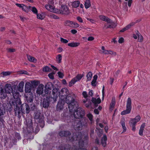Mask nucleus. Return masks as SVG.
Returning <instances> with one entry per match:
<instances>
[{
  "label": "nucleus",
  "instance_id": "nucleus-1",
  "mask_svg": "<svg viewBox=\"0 0 150 150\" xmlns=\"http://www.w3.org/2000/svg\"><path fill=\"white\" fill-rule=\"evenodd\" d=\"M65 101L68 104V108L70 112L73 111V110L78 106L77 103L75 100L74 98L70 93L64 99Z\"/></svg>",
  "mask_w": 150,
  "mask_h": 150
},
{
  "label": "nucleus",
  "instance_id": "nucleus-2",
  "mask_svg": "<svg viewBox=\"0 0 150 150\" xmlns=\"http://www.w3.org/2000/svg\"><path fill=\"white\" fill-rule=\"evenodd\" d=\"M5 91L7 93H12L13 97L14 98H17V100H19L17 98L19 95V92L17 91L16 92L13 91V89L11 84L9 83L6 84L4 87Z\"/></svg>",
  "mask_w": 150,
  "mask_h": 150
},
{
  "label": "nucleus",
  "instance_id": "nucleus-3",
  "mask_svg": "<svg viewBox=\"0 0 150 150\" xmlns=\"http://www.w3.org/2000/svg\"><path fill=\"white\" fill-rule=\"evenodd\" d=\"M99 18L100 20L103 21H105L108 23L110 24V25H105V26L106 28H114L116 27V25L112 22V21L107 17L104 16L100 15L99 16Z\"/></svg>",
  "mask_w": 150,
  "mask_h": 150
},
{
  "label": "nucleus",
  "instance_id": "nucleus-4",
  "mask_svg": "<svg viewBox=\"0 0 150 150\" xmlns=\"http://www.w3.org/2000/svg\"><path fill=\"white\" fill-rule=\"evenodd\" d=\"M126 107V110L121 112V115H124L130 112L132 109V100L130 98H128L127 100Z\"/></svg>",
  "mask_w": 150,
  "mask_h": 150
},
{
  "label": "nucleus",
  "instance_id": "nucleus-5",
  "mask_svg": "<svg viewBox=\"0 0 150 150\" xmlns=\"http://www.w3.org/2000/svg\"><path fill=\"white\" fill-rule=\"evenodd\" d=\"M141 117L139 115L137 116L135 118H131L129 122L130 126L132 127V130L134 132L136 130V124L140 120Z\"/></svg>",
  "mask_w": 150,
  "mask_h": 150
},
{
  "label": "nucleus",
  "instance_id": "nucleus-6",
  "mask_svg": "<svg viewBox=\"0 0 150 150\" xmlns=\"http://www.w3.org/2000/svg\"><path fill=\"white\" fill-rule=\"evenodd\" d=\"M25 123L26 125V130L25 132H27L28 133H32L34 132V129L32 126V120L30 119H27Z\"/></svg>",
  "mask_w": 150,
  "mask_h": 150
},
{
  "label": "nucleus",
  "instance_id": "nucleus-7",
  "mask_svg": "<svg viewBox=\"0 0 150 150\" xmlns=\"http://www.w3.org/2000/svg\"><path fill=\"white\" fill-rule=\"evenodd\" d=\"M84 115V110L80 108H77L74 113V117L77 119L82 118Z\"/></svg>",
  "mask_w": 150,
  "mask_h": 150
},
{
  "label": "nucleus",
  "instance_id": "nucleus-8",
  "mask_svg": "<svg viewBox=\"0 0 150 150\" xmlns=\"http://www.w3.org/2000/svg\"><path fill=\"white\" fill-rule=\"evenodd\" d=\"M69 94V90L67 88H62L59 92V99L64 100V99Z\"/></svg>",
  "mask_w": 150,
  "mask_h": 150
},
{
  "label": "nucleus",
  "instance_id": "nucleus-9",
  "mask_svg": "<svg viewBox=\"0 0 150 150\" xmlns=\"http://www.w3.org/2000/svg\"><path fill=\"white\" fill-rule=\"evenodd\" d=\"M82 136V134L81 132H77L76 133V136H73L71 139V140L79 141V145L82 147L83 145V142L81 140Z\"/></svg>",
  "mask_w": 150,
  "mask_h": 150
},
{
  "label": "nucleus",
  "instance_id": "nucleus-10",
  "mask_svg": "<svg viewBox=\"0 0 150 150\" xmlns=\"http://www.w3.org/2000/svg\"><path fill=\"white\" fill-rule=\"evenodd\" d=\"M56 10L57 13L68 14L69 13L68 7L65 6H62L59 9H57Z\"/></svg>",
  "mask_w": 150,
  "mask_h": 150
},
{
  "label": "nucleus",
  "instance_id": "nucleus-11",
  "mask_svg": "<svg viewBox=\"0 0 150 150\" xmlns=\"http://www.w3.org/2000/svg\"><path fill=\"white\" fill-rule=\"evenodd\" d=\"M23 105H16V108L14 109V111L16 115H19V114L21 113V112L23 113H25V111L24 110Z\"/></svg>",
  "mask_w": 150,
  "mask_h": 150
},
{
  "label": "nucleus",
  "instance_id": "nucleus-12",
  "mask_svg": "<svg viewBox=\"0 0 150 150\" xmlns=\"http://www.w3.org/2000/svg\"><path fill=\"white\" fill-rule=\"evenodd\" d=\"M83 76L81 75L78 74L75 77L72 79L69 83V86H71L74 84L76 82L79 81L82 78Z\"/></svg>",
  "mask_w": 150,
  "mask_h": 150
},
{
  "label": "nucleus",
  "instance_id": "nucleus-13",
  "mask_svg": "<svg viewBox=\"0 0 150 150\" xmlns=\"http://www.w3.org/2000/svg\"><path fill=\"white\" fill-rule=\"evenodd\" d=\"M52 98L50 96H47L46 98L44 99L42 104L43 107L46 108L49 106L50 99Z\"/></svg>",
  "mask_w": 150,
  "mask_h": 150
},
{
  "label": "nucleus",
  "instance_id": "nucleus-14",
  "mask_svg": "<svg viewBox=\"0 0 150 150\" xmlns=\"http://www.w3.org/2000/svg\"><path fill=\"white\" fill-rule=\"evenodd\" d=\"M46 8L48 11L55 13H57V8H55L52 5L49 4H46L45 6Z\"/></svg>",
  "mask_w": 150,
  "mask_h": 150
},
{
  "label": "nucleus",
  "instance_id": "nucleus-15",
  "mask_svg": "<svg viewBox=\"0 0 150 150\" xmlns=\"http://www.w3.org/2000/svg\"><path fill=\"white\" fill-rule=\"evenodd\" d=\"M31 88V83L29 82H27L25 84V93H30Z\"/></svg>",
  "mask_w": 150,
  "mask_h": 150
},
{
  "label": "nucleus",
  "instance_id": "nucleus-16",
  "mask_svg": "<svg viewBox=\"0 0 150 150\" xmlns=\"http://www.w3.org/2000/svg\"><path fill=\"white\" fill-rule=\"evenodd\" d=\"M64 100L59 99L57 104V109L58 110H62L63 108L64 105Z\"/></svg>",
  "mask_w": 150,
  "mask_h": 150
},
{
  "label": "nucleus",
  "instance_id": "nucleus-17",
  "mask_svg": "<svg viewBox=\"0 0 150 150\" xmlns=\"http://www.w3.org/2000/svg\"><path fill=\"white\" fill-rule=\"evenodd\" d=\"M59 91V89L58 88H54L52 90V94L54 96L52 98L54 100V102L56 101L57 100Z\"/></svg>",
  "mask_w": 150,
  "mask_h": 150
},
{
  "label": "nucleus",
  "instance_id": "nucleus-18",
  "mask_svg": "<svg viewBox=\"0 0 150 150\" xmlns=\"http://www.w3.org/2000/svg\"><path fill=\"white\" fill-rule=\"evenodd\" d=\"M44 85L42 84H40L38 86L36 91V93L39 95L42 94L44 91Z\"/></svg>",
  "mask_w": 150,
  "mask_h": 150
},
{
  "label": "nucleus",
  "instance_id": "nucleus-19",
  "mask_svg": "<svg viewBox=\"0 0 150 150\" xmlns=\"http://www.w3.org/2000/svg\"><path fill=\"white\" fill-rule=\"evenodd\" d=\"M27 96L25 95V98L28 102H31L33 100V95L32 93H29Z\"/></svg>",
  "mask_w": 150,
  "mask_h": 150
},
{
  "label": "nucleus",
  "instance_id": "nucleus-20",
  "mask_svg": "<svg viewBox=\"0 0 150 150\" xmlns=\"http://www.w3.org/2000/svg\"><path fill=\"white\" fill-rule=\"evenodd\" d=\"M70 134V133L67 131H61L59 133V135L62 137L68 136Z\"/></svg>",
  "mask_w": 150,
  "mask_h": 150
},
{
  "label": "nucleus",
  "instance_id": "nucleus-21",
  "mask_svg": "<svg viewBox=\"0 0 150 150\" xmlns=\"http://www.w3.org/2000/svg\"><path fill=\"white\" fill-rule=\"evenodd\" d=\"M6 93L5 91H4L1 87H0V98L3 99L5 98L7 96Z\"/></svg>",
  "mask_w": 150,
  "mask_h": 150
},
{
  "label": "nucleus",
  "instance_id": "nucleus-22",
  "mask_svg": "<svg viewBox=\"0 0 150 150\" xmlns=\"http://www.w3.org/2000/svg\"><path fill=\"white\" fill-rule=\"evenodd\" d=\"M81 119L79 121L83 126H86L87 125L88 120L85 118L82 117L81 118Z\"/></svg>",
  "mask_w": 150,
  "mask_h": 150
},
{
  "label": "nucleus",
  "instance_id": "nucleus-23",
  "mask_svg": "<svg viewBox=\"0 0 150 150\" xmlns=\"http://www.w3.org/2000/svg\"><path fill=\"white\" fill-rule=\"evenodd\" d=\"M136 34L138 37V41L139 42H142L143 41V38L138 31H135Z\"/></svg>",
  "mask_w": 150,
  "mask_h": 150
},
{
  "label": "nucleus",
  "instance_id": "nucleus-24",
  "mask_svg": "<svg viewBox=\"0 0 150 150\" xmlns=\"http://www.w3.org/2000/svg\"><path fill=\"white\" fill-rule=\"evenodd\" d=\"M107 140V138L106 136V135H104L103 137L102 138L101 140V144L104 147H105L106 146Z\"/></svg>",
  "mask_w": 150,
  "mask_h": 150
},
{
  "label": "nucleus",
  "instance_id": "nucleus-25",
  "mask_svg": "<svg viewBox=\"0 0 150 150\" xmlns=\"http://www.w3.org/2000/svg\"><path fill=\"white\" fill-rule=\"evenodd\" d=\"M83 126L82 124L79 121L75 125V128L76 130H79L82 129Z\"/></svg>",
  "mask_w": 150,
  "mask_h": 150
},
{
  "label": "nucleus",
  "instance_id": "nucleus-26",
  "mask_svg": "<svg viewBox=\"0 0 150 150\" xmlns=\"http://www.w3.org/2000/svg\"><path fill=\"white\" fill-rule=\"evenodd\" d=\"M92 102L96 105L97 104H99L101 102V100L100 98L97 99L92 98Z\"/></svg>",
  "mask_w": 150,
  "mask_h": 150
},
{
  "label": "nucleus",
  "instance_id": "nucleus-27",
  "mask_svg": "<svg viewBox=\"0 0 150 150\" xmlns=\"http://www.w3.org/2000/svg\"><path fill=\"white\" fill-rule=\"evenodd\" d=\"M80 4L79 1H76L72 2L71 3V5L73 7L76 8L79 7Z\"/></svg>",
  "mask_w": 150,
  "mask_h": 150
},
{
  "label": "nucleus",
  "instance_id": "nucleus-28",
  "mask_svg": "<svg viewBox=\"0 0 150 150\" xmlns=\"http://www.w3.org/2000/svg\"><path fill=\"white\" fill-rule=\"evenodd\" d=\"M145 126V123H142L139 132V134L140 136L143 135V133L144 130V128Z\"/></svg>",
  "mask_w": 150,
  "mask_h": 150
},
{
  "label": "nucleus",
  "instance_id": "nucleus-29",
  "mask_svg": "<svg viewBox=\"0 0 150 150\" xmlns=\"http://www.w3.org/2000/svg\"><path fill=\"white\" fill-rule=\"evenodd\" d=\"M80 45L79 42H71L68 44V46L71 47H75L78 46Z\"/></svg>",
  "mask_w": 150,
  "mask_h": 150
},
{
  "label": "nucleus",
  "instance_id": "nucleus-30",
  "mask_svg": "<svg viewBox=\"0 0 150 150\" xmlns=\"http://www.w3.org/2000/svg\"><path fill=\"white\" fill-rule=\"evenodd\" d=\"M24 86V82L22 81L19 83L18 85V88L19 91L20 92L23 91V87Z\"/></svg>",
  "mask_w": 150,
  "mask_h": 150
},
{
  "label": "nucleus",
  "instance_id": "nucleus-31",
  "mask_svg": "<svg viewBox=\"0 0 150 150\" xmlns=\"http://www.w3.org/2000/svg\"><path fill=\"white\" fill-rule=\"evenodd\" d=\"M27 58L29 61L34 63L36 62L37 61L36 59L30 55L27 56Z\"/></svg>",
  "mask_w": 150,
  "mask_h": 150
},
{
  "label": "nucleus",
  "instance_id": "nucleus-32",
  "mask_svg": "<svg viewBox=\"0 0 150 150\" xmlns=\"http://www.w3.org/2000/svg\"><path fill=\"white\" fill-rule=\"evenodd\" d=\"M84 5L85 8L86 9L89 8L91 6L90 1L89 0H86L85 1Z\"/></svg>",
  "mask_w": 150,
  "mask_h": 150
},
{
  "label": "nucleus",
  "instance_id": "nucleus-33",
  "mask_svg": "<svg viewBox=\"0 0 150 150\" xmlns=\"http://www.w3.org/2000/svg\"><path fill=\"white\" fill-rule=\"evenodd\" d=\"M28 8L30 10L34 13L37 14L38 11L35 7L29 6H28Z\"/></svg>",
  "mask_w": 150,
  "mask_h": 150
},
{
  "label": "nucleus",
  "instance_id": "nucleus-34",
  "mask_svg": "<svg viewBox=\"0 0 150 150\" xmlns=\"http://www.w3.org/2000/svg\"><path fill=\"white\" fill-rule=\"evenodd\" d=\"M53 86L52 83L51 82H49L47 83L45 86V88L48 89L50 90H51Z\"/></svg>",
  "mask_w": 150,
  "mask_h": 150
},
{
  "label": "nucleus",
  "instance_id": "nucleus-35",
  "mask_svg": "<svg viewBox=\"0 0 150 150\" xmlns=\"http://www.w3.org/2000/svg\"><path fill=\"white\" fill-rule=\"evenodd\" d=\"M56 61L58 63H61L62 59V56L61 54L58 55L56 57Z\"/></svg>",
  "mask_w": 150,
  "mask_h": 150
},
{
  "label": "nucleus",
  "instance_id": "nucleus-36",
  "mask_svg": "<svg viewBox=\"0 0 150 150\" xmlns=\"http://www.w3.org/2000/svg\"><path fill=\"white\" fill-rule=\"evenodd\" d=\"M40 111H37L35 114V118L36 119H40Z\"/></svg>",
  "mask_w": 150,
  "mask_h": 150
},
{
  "label": "nucleus",
  "instance_id": "nucleus-37",
  "mask_svg": "<svg viewBox=\"0 0 150 150\" xmlns=\"http://www.w3.org/2000/svg\"><path fill=\"white\" fill-rule=\"evenodd\" d=\"M5 113V110L1 107V104L0 103V116L4 115Z\"/></svg>",
  "mask_w": 150,
  "mask_h": 150
},
{
  "label": "nucleus",
  "instance_id": "nucleus-38",
  "mask_svg": "<svg viewBox=\"0 0 150 150\" xmlns=\"http://www.w3.org/2000/svg\"><path fill=\"white\" fill-rule=\"evenodd\" d=\"M92 77V74L91 72H89L86 75L87 81H90Z\"/></svg>",
  "mask_w": 150,
  "mask_h": 150
},
{
  "label": "nucleus",
  "instance_id": "nucleus-39",
  "mask_svg": "<svg viewBox=\"0 0 150 150\" xmlns=\"http://www.w3.org/2000/svg\"><path fill=\"white\" fill-rule=\"evenodd\" d=\"M73 22L69 21H67L65 22V25L67 26H69L71 27H72Z\"/></svg>",
  "mask_w": 150,
  "mask_h": 150
},
{
  "label": "nucleus",
  "instance_id": "nucleus-40",
  "mask_svg": "<svg viewBox=\"0 0 150 150\" xmlns=\"http://www.w3.org/2000/svg\"><path fill=\"white\" fill-rule=\"evenodd\" d=\"M52 70V69L48 66H45L43 68V71L45 72H50Z\"/></svg>",
  "mask_w": 150,
  "mask_h": 150
},
{
  "label": "nucleus",
  "instance_id": "nucleus-41",
  "mask_svg": "<svg viewBox=\"0 0 150 150\" xmlns=\"http://www.w3.org/2000/svg\"><path fill=\"white\" fill-rule=\"evenodd\" d=\"M136 23L135 22H132L127 25L125 27L127 30L130 28L132 27Z\"/></svg>",
  "mask_w": 150,
  "mask_h": 150
},
{
  "label": "nucleus",
  "instance_id": "nucleus-42",
  "mask_svg": "<svg viewBox=\"0 0 150 150\" xmlns=\"http://www.w3.org/2000/svg\"><path fill=\"white\" fill-rule=\"evenodd\" d=\"M24 107V108L23 109H24L25 108L26 110V111H25V113L26 112L27 113H29V110L30 109L29 106L27 104H25L24 105H23V107Z\"/></svg>",
  "mask_w": 150,
  "mask_h": 150
},
{
  "label": "nucleus",
  "instance_id": "nucleus-43",
  "mask_svg": "<svg viewBox=\"0 0 150 150\" xmlns=\"http://www.w3.org/2000/svg\"><path fill=\"white\" fill-rule=\"evenodd\" d=\"M31 85L33 87H36L38 84V82L37 81H31Z\"/></svg>",
  "mask_w": 150,
  "mask_h": 150
},
{
  "label": "nucleus",
  "instance_id": "nucleus-44",
  "mask_svg": "<svg viewBox=\"0 0 150 150\" xmlns=\"http://www.w3.org/2000/svg\"><path fill=\"white\" fill-rule=\"evenodd\" d=\"M87 116L91 121V123H92L93 121V115L89 113L87 115Z\"/></svg>",
  "mask_w": 150,
  "mask_h": 150
},
{
  "label": "nucleus",
  "instance_id": "nucleus-45",
  "mask_svg": "<svg viewBox=\"0 0 150 150\" xmlns=\"http://www.w3.org/2000/svg\"><path fill=\"white\" fill-rule=\"evenodd\" d=\"M121 124L122 127V128L123 129V131L122 132V133L125 132L126 130V128L125 126V123L124 122L122 121V122H121Z\"/></svg>",
  "mask_w": 150,
  "mask_h": 150
},
{
  "label": "nucleus",
  "instance_id": "nucleus-46",
  "mask_svg": "<svg viewBox=\"0 0 150 150\" xmlns=\"http://www.w3.org/2000/svg\"><path fill=\"white\" fill-rule=\"evenodd\" d=\"M115 99H112V102L110 104V108H113L115 104Z\"/></svg>",
  "mask_w": 150,
  "mask_h": 150
},
{
  "label": "nucleus",
  "instance_id": "nucleus-47",
  "mask_svg": "<svg viewBox=\"0 0 150 150\" xmlns=\"http://www.w3.org/2000/svg\"><path fill=\"white\" fill-rule=\"evenodd\" d=\"M37 14V18L38 19L42 20L44 18L45 16L42 15L41 14Z\"/></svg>",
  "mask_w": 150,
  "mask_h": 150
},
{
  "label": "nucleus",
  "instance_id": "nucleus-48",
  "mask_svg": "<svg viewBox=\"0 0 150 150\" xmlns=\"http://www.w3.org/2000/svg\"><path fill=\"white\" fill-rule=\"evenodd\" d=\"M55 74V73L54 72H52L51 73H50L48 74V76H49V78L52 79H54V74Z\"/></svg>",
  "mask_w": 150,
  "mask_h": 150
},
{
  "label": "nucleus",
  "instance_id": "nucleus-49",
  "mask_svg": "<svg viewBox=\"0 0 150 150\" xmlns=\"http://www.w3.org/2000/svg\"><path fill=\"white\" fill-rule=\"evenodd\" d=\"M1 74L4 76H7L10 75L11 72L10 71L3 72L1 73Z\"/></svg>",
  "mask_w": 150,
  "mask_h": 150
},
{
  "label": "nucleus",
  "instance_id": "nucleus-50",
  "mask_svg": "<svg viewBox=\"0 0 150 150\" xmlns=\"http://www.w3.org/2000/svg\"><path fill=\"white\" fill-rule=\"evenodd\" d=\"M60 40L62 42L64 43H67L68 42V41L67 40L64 39L62 38H60Z\"/></svg>",
  "mask_w": 150,
  "mask_h": 150
},
{
  "label": "nucleus",
  "instance_id": "nucleus-51",
  "mask_svg": "<svg viewBox=\"0 0 150 150\" xmlns=\"http://www.w3.org/2000/svg\"><path fill=\"white\" fill-rule=\"evenodd\" d=\"M28 7L24 5L22 7V9L24 11L26 12L28 11L27 10L28 9Z\"/></svg>",
  "mask_w": 150,
  "mask_h": 150
},
{
  "label": "nucleus",
  "instance_id": "nucleus-52",
  "mask_svg": "<svg viewBox=\"0 0 150 150\" xmlns=\"http://www.w3.org/2000/svg\"><path fill=\"white\" fill-rule=\"evenodd\" d=\"M72 25L73 26L72 27V28L77 27L79 26V25L78 24L73 22L72 23Z\"/></svg>",
  "mask_w": 150,
  "mask_h": 150
},
{
  "label": "nucleus",
  "instance_id": "nucleus-53",
  "mask_svg": "<svg viewBox=\"0 0 150 150\" xmlns=\"http://www.w3.org/2000/svg\"><path fill=\"white\" fill-rule=\"evenodd\" d=\"M59 77L61 78H62L64 76V74L60 72H59L57 73Z\"/></svg>",
  "mask_w": 150,
  "mask_h": 150
},
{
  "label": "nucleus",
  "instance_id": "nucleus-54",
  "mask_svg": "<svg viewBox=\"0 0 150 150\" xmlns=\"http://www.w3.org/2000/svg\"><path fill=\"white\" fill-rule=\"evenodd\" d=\"M69 150H86V149H85L83 148H79L78 149V150L77 149L75 148L74 147V148L73 149H69Z\"/></svg>",
  "mask_w": 150,
  "mask_h": 150
},
{
  "label": "nucleus",
  "instance_id": "nucleus-55",
  "mask_svg": "<svg viewBox=\"0 0 150 150\" xmlns=\"http://www.w3.org/2000/svg\"><path fill=\"white\" fill-rule=\"evenodd\" d=\"M96 81L93 79L91 82V84L93 86H96Z\"/></svg>",
  "mask_w": 150,
  "mask_h": 150
},
{
  "label": "nucleus",
  "instance_id": "nucleus-56",
  "mask_svg": "<svg viewBox=\"0 0 150 150\" xmlns=\"http://www.w3.org/2000/svg\"><path fill=\"white\" fill-rule=\"evenodd\" d=\"M45 93L46 94H49L51 92L50 90L48 89H47L45 88V89L44 90Z\"/></svg>",
  "mask_w": 150,
  "mask_h": 150
},
{
  "label": "nucleus",
  "instance_id": "nucleus-57",
  "mask_svg": "<svg viewBox=\"0 0 150 150\" xmlns=\"http://www.w3.org/2000/svg\"><path fill=\"white\" fill-rule=\"evenodd\" d=\"M50 17L51 18H54V19H58L59 18L55 15L54 14H52L50 15Z\"/></svg>",
  "mask_w": 150,
  "mask_h": 150
},
{
  "label": "nucleus",
  "instance_id": "nucleus-58",
  "mask_svg": "<svg viewBox=\"0 0 150 150\" xmlns=\"http://www.w3.org/2000/svg\"><path fill=\"white\" fill-rule=\"evenodd\" d=\"M8 52H14L15 51V50L14 49L9 48L7 49Z\"/></svg>",
  "mask_w": 150,
  "mask_h": 150
},
{
  "label": "nucleus",
  "instance_id": "nucleus-59",
  "mask_svg": "<svg viewBox=\"0 0 150 150\" xmlns=\"http://www.w3.org/2000/svg\"><path fill=\"white\" fill-rule=\"evenodd\" d=\"M15 137L18 139H21V137L19 134L17 133L15 134Z\"/></svg>",
  "mask_w": 150,
  "mask_h": 150
},
{
  "label": "nucleus",
  "instance_id": "nucleus-60",
  "mask_svg": "<svg viewBox=\"0 0 150 150\" xmlns=\"http://www.w3.org/2000/svg\"><path fill=\"white\" fill-rule=\"evenodd\" d=\"M82 95L85 98H86L88 96L87 92L86 91H83L82 93Z\"/></svg>",
  "mask_w": 150,
  "mask_h": 150
},
{
  "label": "nucleus",
  "instance_id": "nucleus-61",
  "mask_svg": "<svg viewBox=\"0 0 150 150\" xmlns=\"http://www.w3.org/2000/svg\"><path fill=\"white\" fill-rule=\"evenodd\" d=\"M77 20L78 21H79L80 22L82 23L83 22V21L82 18L79 16L77 17Z\"/></svg>",
  "mask_w": 150,
  "mask_h": 150
},
{
  "label": "nucleus",
  "instance_id": "nucleus-62",
  "mask_svg": "<svg viewBox=\"0 0 150 150\" xmlns=\"http://www.w3.org/2000/svg\"><path fill=\"white\" fill-rule=\"evenodd\" d=\"M132 2V0H129L128 1V5L129 7L131 6V4Z\"/></svg>",
  "mask_w": 150,
  "mask_h": 150
},
{
  "label": "nucleus",
  "instance_id": "nucleus-63",
  "mask_svg": "<svg viewBox=\"0 0 150 150\" xmlns=\"http://www.w3.org/2000/svg\"><path fill=\"white\" fill-rule=\"evenodd\" d=\"M16 5L17 6L19 7L20 8H21L22 9V8L23 6L24 5V4H16Z\"/></svg>",
  "mask_w": 150,
  "mask_h": 150
},
{
  "label": "nucleus",
  "instance_id": "nucleus-64",
  "mask_svg": "<svg viewBox=\"0 0 150 150\" xmlns=\"http://www.w3.org/2000/svg\"><path fill=\"white\" fill-rule=\"evenodd\" d=\"M120 72V71L119 70H118L117 71H116L114 74V76H117L119 74Z\"/></svg>",
  "mask_w": 150,
  "mask_h": 150
}]
</instances>
